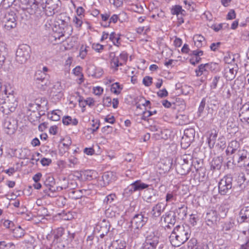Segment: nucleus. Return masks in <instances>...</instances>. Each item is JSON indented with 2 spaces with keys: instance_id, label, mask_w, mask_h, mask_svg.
Masks as SVG:
<instances>
[{
  "instance_id": "obj_1",
  "label": "nucleus",
  "mask_w": 249,
  "mask_h": 249,
  "mask_svg": "<svg viewBox=\"0 0 249 249\" xmlns=\"http://www.w3.org/2000/svg\"><path fill=\"white\" fill-rule=\"evenodd\" d=\"M191 232L190 227L187 224L177 226L169 237L171 244L173 246L179 247L188 240Z\"/></svg>"
},
{
  "instance_id": "obj_2",
  "label": "nucleus",
  "mask_w": 249,
  "mask_h": 249,
  "mask_svg": "<svg viewBox=\"0 0 249 249\" xmlns=\"http://www.w3.org/2000/svg\"><path fill=\"white\" fill-rule=\"evenodd\" d=\"M160 234L158 231L149 229L145 234L143 249H156L159 243Z\"/></svg>"
},
{
  "instance_id": "obj_3",
  "label": "nucleus",
  "mask_w": 249,
  "mask_h": 249,
  "mask_svg": "<svg viewBox=\"0 0 249 249\" xmlns=\"http://www.w3.org/2000/svg\"><path fill=\"white\" fill-rule=\"evenodd\" d=\"M31 49L27 44L19 45L16 52V61L20 64H23L30 58Z\"/></svg>"
},
{
  "instance_id": "obj_4",
  "label": "nucleus",
  "mask_w": 249,
  "mask_h": 249,
  "mask_svg": "<svg viewBox=\"0 0 249 249\" xmlns=\"http://www.w3.org/2000/svg\"><path fill=\"white\" fill-rule=\"evenodd\" d=\"M1 21L4 30H11L17 26L16 14L13 11L5 13L1 18Z\"/></svg>"
},
{
  "instance_id": "obj_5",
  "label": "nucleus",
  "mask_w": 249,
  "mask_h": 249,
  "mask_svg": "<svg viewBox=\"0 0 249 249\" xmlns=\"http://www.w3.org/2000/svg\"><path fill=\"white\" fill-rule=\"evenodd\" d=\"M232 177L228 175L223 178L218 183L219 193L221 195H225L230 192L232 188Z\"/></svg>"
},
{
  "instance_id": "obj_6",
  "label": "nucleus",
  "mask_w": 249,
  "mask_h": 249,
  "mask_svg": "<svg viewBox=\"0 0 249 249\" xmlns=\"http://www.w3.org/2000/svg\"><path fill=\"white\" fill-rule=\"evenodd\" d=\"M227 213V211L218 215L216 211L213 210H208L205 217L207 224L211 227L213 226L219 220V216L224 218L226 215Z\"/></svg>"
},
{
  "instance_id": "obj_7",
  "label": "nucleus",
  "mask_w": 249,
  "mask_h": 249,
  "mask_svg": "<svg viewBox=\"0 0 249 249\" xmlns=\"http://www.w3.org/2000/svg\"><path fill=\"white\" fill-rule=\"evenodd\" d=\"M128 55L125 52H122L119 56H114L110 61V67L113 72H116L118 70L120 66L125 64L127 60Z\"/></svg>"
},
{
  "instance_id": "obj_8",
  "label": "nucleus",
  "mask_w": 249,
  "mask_h": 249,
  "mask_svg": "<svg viewBox=\"0 0 249 249\" xmlns=\"http://www.w3.org/2000/svg\"><path fill=\"white\" fill-rule=\"evenodd\" d=\"M148 217L142 213L135 214L132 219L131 220V223L132 226L136 229H139L142 228L147 222Z\"/></svg>"
},
{
  "instance_id": "obj_9",
  "label": "nucleus",
  "mask_w": 249,
  "mask_h": 249,
  "mask_svg": "<svg viewBox=\"0 0 249 249\" xmlns=\"http://www.w3.org/2000/svg\"><path fill=\"white\" fill-rule=\"evenodd\" d=\"M160 221L164 223L165 230L171 229L176 222V216L173 212H168L161 217Z\"/></svg>"
},
{
  "instance_id": "obj_10",
  "label": "nucleus",
  "mask_w": 249,
  "mask_h": 249,
  "mask_svg": "<svg viewBox=\"0 0 249 249\" xmlns=\"http://www.w3.org/2000/svg\"><path fill=\"white\" fill-rule=\"evenodd\" d=\"M3 127L7 134H13L17 128V122L14 119L7 118L3 123Z\"/></svg>"
},
{
  "instance_id": "obj_11",
  "label": "nucleus",
  "mask_w": 249,
  "mask_h": 249,
  "mask_svg": "<svg viewBox=\"0 0 249 249\" xmlns=\"http://www.w3.org/2000/svg\"><path fill=\"white\" fill-rule=\"evenodd\" d=\"M39 2L37 0H28L27 8H30L32 10H36L37 8L41 7L43 9L51 8L50 2L52 0H41Z\"/></svg>"
},
{
  "instance_id": "obj_12",
  "label": "nucleus",
  "mask_w": 249,
  "mask_h": 249,
  "mask_svg": "<svg viewBox=\"0 0 249 249\" xmlns=\"http://www.w3.org/2000/svg\"><path fill=\"white\" fill-rule=\"evenodd\" d=\"M238 70V66L236 64L228 65L225 67L224 74L227 80H233L236 75Z\"/></svg>"
},
{
  "instance_id": "obj_13",
  "label": "nucleus",
  "mask_w": 249,
  "mask_h": 249,
  "mask_svg": "<svg viewBox=\"0 0 249 249\" xmlns=\"http://www.w3.org/2000/svg\"><path fill=\"white\" fill-rule=\"evenodd\" d=\"M248 155V153L246 150L243 148L240 149L237 152L232 155V163L235 164L245 161L247 159Z\"/></svg>"
},
{
  "instance_id": "obj_14",
  "label": "nucleus",
  "mask_w": 249,
  "mask_h": 249,
  "mask_svg": "<svg viewBox=\"0 0 249 249\" xmlns=\"http://www.w3.org/2000/svg\"><path fill=\"white\" fill-rule=\"evenodd\" d=\"M75 172L73 174H70L68 178L66 179L63 178V188H69V190H73V189L77 186V182L76 180L78 179L75 177Z\"/></svg>"
},
{
  "instance_id": "obj_15",
  "label": "nucleus",
  "mask_w": 249,
  "mask_h": 249,
  "mask_svg": "<svg viewBox=\"0 0 249 249\" xmlns=\"http://www.w3.org/2000/svg\"><path fill=\"white\" fill-rule=\"evenodd\" d=\"M96 172L93 170H86L82 172H75V177L80 181L92 180L95 177Z\"/></svg>"
},
{
  "instance_id": "obj_16",
  "label": "nucleus",
  "mask_w": 249,
  "mask_h": 249,
  "mask_svg": "<svg viewBox=\"0 0 249 249\" xmlns=\"http://www.w3.org/2000/svg\"><path fill=\"white\" fill-rule=\"evenodd\" d=\"M195 130L192 128L185 129L184 136L182 137L181 144L182 145L183 142H186L188 145L194 140Z\"/></svg>"
},
{
  "instance_id": "obj_17",
  "label": "nucleus",
  "mask_w": 249,
  "mask_h": 249,
  "mask_svg": "<svg viewBox=\"0 0 249 249\" xmlns=\"http://www.w3.org/2000/svg\"><path fill=\"white\" fill-rule=\"evenodd\" d=\"M149 185L142 182L141 180H137L131 183L125 190V192L132 193L148 188Z\"/></svg>"
},
{
  "instance_id": "obj_18",
  "label": "nucleus",
  "mask_w": 249,
  "mask_h": 249,
  "mask_svg": "<svg viewBox=\"0 0 249 249\" xmlns=\"http://www.w3.org/2000/svg\"><path fill=\"white\" fill-rule=\"evenodd\" d=\"M241 148L239 142L237 141H232L228 144L226 150L227 156H229L233 155L237 152Z\"/></svg>"
},
{
  "instance_id": "obj_19",
  "label": "nucleus",
  "mask_w": 249,
  "mask_h": 249,
  "mask_svg": "<svg viewBox=\"0 0 249 249\" xmlns=\"http://www.w3.org/2000/svg\"><path fill=\"white\" fill-rule=\"evenodd\" d=\"M35 79L36 83L38 84L39 87V85H40L41 87L46 85L48 82L47 74L46 73L42 72L41 70H38L36 72Z\"/></svg>"
},
{
  "instance_id": "obj_20",
  "label": "nucleus",
  "mask_w": 249,
  "mask_h": 249,
  "mask_svg": "<svg viewBox=\"0 0 249 249\" xmlns=\"http://www.w3.org/2000/svg\"><path fill=\"white\" fill-rule=\"evenodd\" d=\"M239 117L243 122L249 123V104H245L241 108Z\"/></svg>"
},
{
  "instance_id": "obj_21",
  "label": "nucleus",
  "mask_w": 249,
  "mask_h": 249,
  "mask_svg": "<svg viewBox=\"0 0 249 249\" xmlns=\"http://www.w3.org/2000/svg\"><path fill=\"white\" fill-rule=\"evenodd\" d=\"M166 205L162 203H158L155 205L152 209L151 214L153 217H159L161 213L164 211Z\"/></svg>"
},
{
  "instance_id": "obj_22",
  "label": "nucleus",
  "mask_w": 249,
  "mask_h": 249,
  "mask_svg": "<svg viewBox=\"0 0 249 249\" xmlns=\"http://www.w3.org/2000/svg\"><path fill=\"white\" fill-rule=\"evenodd\" d=\"M48 102L45 98H41L40 99L36 100V104H31L30 107H35V109H37L39 111H44L45 109H47Z\"/></svg>"
},
{
  "instance_id": "obj_23",
  "label": "nucleus",
  "mask_w": 249,
  "mask_h": 249,
  "mask_svg": "<svg viewBox=\"0 0 249 249\" xmlns=\"http://www.w3.org/2000/svg\"><path fill=\"white\" fill-rule=\"evenodd\" d=\"M176 169L178 173L180 175H186L190 170V165L179 163L176 161Z\"/></svg>"
},
{
  "instance_id": "obj_24",
  "label": "nucleus",
  "mask_w": 249,
  "mask_h": 249,
  "mask_svg": "<svg viewBox=\"0 0 249 249\" xmlns=\"http://www.w3.org/2000/svg\"><path fill=\"white\" fill-rule=\"evenodd\" d=\"M120 214V209L116 205L110 206L106 210V214L109 217H115Z\"/></svg>"
},
{
  "instance_id": "obj_25",
  "label": "nucleus",
  "mask_w": 249,
  "mask_h": 249,
  "mask_svg": "<svg viewBox=\"0 0 249 249\" xmlns=\"http://www.w3.org/2000/svg\"><path fill=\"white\" fill-rule=\"evenodd\" d=\"M144 197L148 203H152L156 200L155 191L153 189H148L144 191Z\"/></svg>"
},
{
  "instance_id": "obj_26",
  "label": "nucleus",
  "mask_w": 249,
  "mask_h": 249,
  "mask_svg": "<svg viewBox=\"0 0 249 249\" xmlns=\"http://www.w3.org/2000/svg\"><path fill=\"white\" fill-rule=\"evenodd\" d=\"M53 34L52 36L54 38V40L56 41L57 39L60 40V38L62 36V30L60 27V24H55L54 27L53 29ZM56 43H59V42H56Z\"/></svg>"
},
{
  "instance_id": "obj_27",
  "label": "nucleus",
  "mask_w": 249,
  "mask_h": 249,
  "mask_svg": "<svg viewBox=\"0 0 249 249\" xmlns=\"http://www.w3.org/2000/svg\"><path fill=\"white\" fill-rule=\"evenodd\" d=\"M126 243L123 240H116L112 242L109 249H125Z\"/></svg>"
},
{
  "instance_id": "obj_28",
  "label": "nucleus",
  "mask_w": 249,
  "mask_h": 249,
  "mask_svg": "<svg viewBox=\"0 0 249 249\" xmlns=\"http://www.w3.org/2000/svg\"><path fill=\"white\" fill-rule=\"evenodd\" d=\"M217 134L215 130H212L209 133V136L208 138V143L210 148H213L215 144Z\"/></svg>"
},
{
  "instance_id": "obj_29",
  "label": "nucleus",
  "mask_w": 249,
  "mask_h": 249,
  "mask_svg": "<svg viewBox=\"0 0 249 249\" xmlns=\"http://www.w3.org/2000/svg\"><path fill=\"white\" fill-rule=\"evenodd\" d=\"M78 121L75 118H72L70 116H63V125H76L78 124Z\"/></svg>"
},
{
  "instance_id": "obj_30",
  "label": "nucleus",
  "mask_w": 249,
  "mask_h": 249,
  "mask_svg": "<svg viewBox=\"0 0 249 249\" xmlns=\"http://www.w3.org/2000/svg\"><path fill=\"white\" fill-rule=\"evenodd\" d=\"M191 160L192 157L190 155L185 154L182 156L178 157L176 159V161L178 162L179 163L191 165L192 162H191L190 161Z\"/></svg>"
},
{
  "instance_id": "obj_31",
  "label": "nucleus",
  "mask_w": 249,
  "mask_h": 249,
  "mask_svg": "<svg viewBox=\"0 0 249 249\" xmlns=\"http://www.w3.org/2000/svg\"><path fill=\"white\" fill-rule=\"evenodd\" d=\"M240 217L242 221H249V206L243 207L239 213Z\"/></svg>"
},
{
  "instance_id": "obj_32",
  "label": "nucleus",
  "mask_w": 249,
  "mask_h": 249,
  "mask_svg": "<svg viewBox=\"0 0 249 249\" xmlns=\"http://www.w3.org/2000/svg\"><path fill=\"white\" fill-rule=\"evenodd\" d=\"M82 192L83 190H71L69 191L68 195L69 197L72 199H77L82 196Z\"/></svg>"
},
{
  "instance_id": "obj_33",
  "label": "nucleus",
  "mask_w": 249,
  "mask_h": 249,
  "mask_svg": "<svg viewBox=\"0 0 249 249\" xmlns=\"http://www.w3.org/2000/svg\"><path fill=\"white\" fill-rule=\"evenodd\" d=\"M193 40L195 46L198 48L202 47L204 44L205 38L200 35H196L194 36Z\"/></svg>"
},
{
  "instance_id": "obj_34",
  "label": "nucleus",
  "mask_w": 249,
  "mask_h": 249,
  "mask_svg": "<svg viewBox=\"0 0 249 249\" xmlns=\"http://www.w3.org/2000/svg\"><path fill=\"white\" fill-rule=\"evenodd\" d=\"M42 112L39 111L38 110V111H36L35 110H33V112H31L29 114V120L31 122H34L38 120H39L41 116V115H43L44 114V113H41Z\"/></svg>"
},
{
  "instance_id": "obj_35",
  "label": "nucleus",
  "mask_w": 249,
  "mask_h": 249,
  "mask_svg": "<svg viewBox=\"0 0 249 249\" xmlns=\"http://www.w3.org/2000/svg\"><path fill=\"white\" fill-rule=\"evenodd\" d=\"M5 49L4 44L3 43H0V67L2 66L5 59Z\"/></svg>"
},
{
  "instance_id": "obj_36",
  "label": "nucleus",
  "mask_w": 249,
  "mask_h": 249,
  "mask_svg": "<svg viewBox=\"0 0 249 249\" xmlns=\"http://www.w3.org/2000/svg\"><path fill=\"white\" fill-rule=\"evenodd\" d=\"M122 89L123 87L121 86L120 84L118 82H116L112 84L110 90L113 93L118 95L121 93Z\"/></svg>"
},
{
  "instance_id": "obj_37",
  "label": "nucleus",
  "mask_w": 249,
  "mask_h": 249,
  "mask_svg": "<svg viewBox=\"0 0 249 249\" xmlns=\"http://www.w3.org/2000/svg\"><path fill=\"white\" fill-rule=\"evenodd\" d=\"M109 40L111 41L114 45L119 46L120 44V37L114 32H112L109 36Z\"/></svg>"
},
{
  "instance_id": "obj_38",
  "label": "nucleus",
  "mask_w": 249,
  "mask_h": 249,
  "mask_svg": "<svg viewBox=\"0 0 249 249\" xmlns=\"http://www.w3.org/2000/svg\"><path fill=\"white\" fill-rule=\"evenodd\" d=\"M81 70L82 69L80 66H77L72 70L73 73L75 75L80 77L78 82L79 84H81L84 81L83 75L82 73Z\"/></svg>"
},
{
  "instance_id": "obj_39",
  "label": "nucleus",
  "mask_w": 249,
  "mask_h": 249,
  "mask_svg": "<svg viewBox=\"0 0 249 249\" xmlns=\"http://www.w3.org/2000/svg\"><path fill=\"white\" fill-rule=\"evenodd\" d=\"M62 112L60 110H55L52 111V113L49 115V118H50L52 121H57L60 120V115Z\"/></svg>"
},
{
  "instance_id": "obj_40",
  "label": "nucleus",
  "mask_w": 249,
  "mask_h": 249,
  "mask_svg": "<svg viewBox=\"0 0 249 249\" xmlns=\"http://www.w3.org/2000/svg\"><path fill=\"white\" fill-rule=\"evenodd\" d=\"M113 175L112 172L105 173L102 176V179L104 184H108L113 179Z\"/></svg>"
},
{
  "instance_id": "obj_41",
  "label": "nucleus",
  "mask_w": 249,
  "mask_h": 249,
  "mask_svg": "<svg viewBox=\"0 0 249 249\" xmlns=\"http://www.w3.org/2000/svg\"><path fill=\"white\" fill-rule=\"evenodd\" d=\"M187 207L185 205H182L177 209V213L181 218H183L187 215Z\"/></svg>"
},
{
  "instance_id": "obj_42",
  "label": "nucleus",
  "mask_w": 249,
  "mask_h": 249,
  "mask_svg": "<svg viewBox=\"0 0 249 249\" xmlns=\"http://www.w3.org/2000/svg\"><path fill=\"white\" fill-rule=\"evenodd\" d=\"M185 12V10H183L181 6L179 5H175L171 9L172 15H176L177 16H178L179 14L183 15Z\"/></svg>"
},
{
  "instance_id": "obj_43",
  "label": "nucleus",
  "mask_w": 249,
  "mask_h": 249,
  "mask_svg": "<svg viewBox=\"0 0 249 249\" xmlns=\"http://www.w3.org/2000/svg\"><path fill=\"white\" fill-rule=\"evenodd\" d=\"M234 223L232 220H229L225 222L222 226L223 230L228 231L234 227Z\"/></svg>"
},
{
  "instance_id": "obj_44",
  "label": "nucleus",
  "mask_w": 249,
  "mask_h": 249,
  "mask_svg": "<svg viewBox=\"0 0 249 249\" xmlns=\"http://www.w3.org/2000/svg\"><path fill=\"white\" fill-rule=\"evenodd\" d=\"M246 180L245 175L243 173L239 175L237 178V183L239 187L242 190L245 188V184L244 183Z\"/></svg>"
},
{
  "instance_id": "obj_45",
  "label": "nucleus",
  "mask_w": 249,
  "mask_h": 249,
  "mask_svg": "<svg viewBox=\"0 0 249 249\" xmlns=\"http://www.w3.org/2000/svg\"><path fill=\"white\" fill-rule=\"evenodd\" d=\"M89 48V47L83 45L81 46L79 56L81 59H83L86 57Z\"/></svg>"
},
{
  "instance_id": "obj_46",
  "label": "nucleus",
  "mask_w": 249,
  "mask_h": 249,
  "mask_svg": "<svg viewBox=\"0 0 249 249\" xmlns=\"http://www.w3.org/2000/svg\"><path fill=\"white\" fill-rule=\"evenodd\" d=\"M207 71L206 64H201L198 66V69L196 70V76L197 77L200 76L204 71Z\"/></svg>"
},
{
  "instance_id": "obj_47",
  "label": "nucleus",
  "mask_w": 249,
  "mask_h": 249,
  "mask_svg": "<svg viewBox=\"0 0 249 249\" xmlns=\"http://www.w3.org/2000/svg\"><path fill=\"white\" fill-rule=\"evenodd\" d=\"M44 184L46 187V189L43 190V192L45 195H47L48 196H51V195L50 194V192L53 193L54 190H53V187L52 186V185L49 183H48V181L46 180L44 182Z\"/></svg>"
},
{
  "instance_id": "obj_48",
  "label": "nucleus",
  "mask_w": 249,
  "mask_h": 249,
  "mask_svg": "<svg viewBox=\"0 0 249 249\" xmlns=\"http://www.w3.org/2000/svg\"><path fill=\"white\" fill-rule=\"evenodd\" d=\"M131 9L133 11L139 14L143 13L144 11L143 6L139 3L132 5Z\"/></svg>"
},
{
  "instance_id": "obj_49",
  "label": "nucleus",
  "mask_w": 249,
  "mask_h": 249,
  "mask_svg": "<svg viewBox=\"0 0 249 249\" xmlns=\"http://www.w3.org/2000/svg\"><path fill=\"white\" fill-rule=\"evenodd\" d=\"M177 120H178V123L180 125H184L187 124L188 119L185 115H178L176 116Z\"/></svg>"
},
{
  "instance_id": "obj_50",
  "label": "nucleus",
  "mask_w": 249,
  "mask_h": 249,
  "mask_svg": "<svg viewBox=\"0 0 249 249\" xmlns=\"http://www.w3.org/2000/svg\"><path fill=\"white\" fill-rule=\"evenodd\" d=\"M200 245H197V240L195 238H192L188 243V249H195L198 248Z\"/></svg>"
},
{
  "instance_id": "obj_51",
  "label": "nucleus",
  "mask_w": 249,
  "mask_h": 249,
  "mask_svg": "<svg viewBox=\"0 0 249 249\" xmlns=\"http://www.w3.org/2000/svg\"><path fill=\"white\" fill-rule=\"evenodd\" d=\"M207 70H210L212 71H218V66L217 64L215 63L211 62L210 63L205 64Z\"/></svg>"
},
{
  "instance_id": "obj_52",
  "label": "nucleus",
  "mask_w": 249,
  "mask_h": 249,
  "mask_svg": "<svg viewBox=\"0 0 249 249\" xmlns=\"http://www.w3.org/2000/svg\"><path fill=\"white\" fill-rule=\"evenodd\" d=\"M74 39L68 38L67 39H66V42L67 43V46H66L65 44H63V46H65V50H69L72 48H73L75 45V42L74 40Z\"/></svg>"
},
{
  "instance_id": "obj_53",
  "label": "nucleus",
  "mask_w": 249,
  "mask_h": 249,
  "mask_svg": "<svg viewBox=\"0 0 249 249\" xmlns=\"http://www.w3.org/2000/svg\"><path fill=\"white\" fill-rule=\"evenodd\" d=\"M119 19L118 16L117 15H113L111 17L109 18V21L107 23H106L105 24H103L102 26L107 27L109 26V25L111 23H115L117 22Z\"/></svg>"
},
{
  "instance_id": "obj_54",
  "label": "nucleus",
  "mask_w": 249,
  "mask_h": 249,
  "mask_svg": "<svg viewBox=\"0 0 249 249\" xmlns=\"http://www.w3.org/2000/svg\"><path fill=\"white\" fill-rule=\"evenodd\" d=\"M67 160L69 162V166L70 167H72V166L74 165L75 164H77L78 160L76 158H75L73 156H71ZM65 162V163H67V160H65L64 161H63V163Z\"/></svg>"
},
{
  "instance_id": "obj_55",
  "label": "nucleus",
  "mask_w": 249,
  "mask_h": 249,
  "mask_svg": "<svg viewBox=\"0 0 249 249\" xmlns=\"http://www.w3.org/2000/svg\"><path fill=\"white\" fill-rule=\"evenodd\" d=\"M13 232L15 234V236L17 238L21 237L23 236L24 235V231L20 228V227H19L18 228L14 229Z\"/></svg>"
},
{
  "instance_id": "obj_56",
  "label": "nucleus",
  "mask_w": 249,
  "mask_h": 249,
  "mask_svg": "<svg viewBox=\"0 0 249 249\" xmlns=\"http://www.w3.org/2000/svg\"><path fill=\"white\" fill-rule=\"evenodd\" d=\"M220 79L221 77L219 76H215L213 78L212 82L210 85V87L211 89H215L216 88L217 86V84L219 82Z\"/></svg>"
},
{
  "instance_id": "obj_57",
  "label": "nucleus",
  "mask_w": 249,
  "mask_h": 249,
  "mask_svg": "<svg viewBox=\"0 0 249 249\" xmlns=\"http://www.w3.org/2000/svg\"><path fill=\"white\" fill-rule=\"evenodd\" d=\"M116 198V195L114 194H111L106 197L104 200V203L108 204L111 203L115 198Z\"/></svg>"
},
{
  "instance_id": "obj_58",
  "label": "nucleus",
  "mask_w": 249,
  "mask_h": 249,
  "mask_svg": "<svg viewBox=\"0 0 249 249\" xmlns=\"http://www.w3.org/2000/svg\"><path fill=\"white\" fill-rule=\"evenodd\" d=\"M212 167L214 169H219L221 167V161L219 158L213 160L212 162Z\"/></svg>"
},
{
  "instance_id": "obj_59",
  "label": "nucleus",
  "mask_w": 249,
  "mask_h": 249,
  "mask_svg": "<svg viewBox=\"0 0 249 249\" xmlns=\"http://www.w3.org/2000/svg\"><path fill=\"white\" fill-rule=\"evenodd\" d=\"M176 200V195L172 192H168L166 196V202H170Z\"/></svg>"
},
{
  "instance_id": "obj_60",
  "label": "nucleus",
  "mask_w": 249,
  "mask_h": 249,
  "mask_svg": "<svg viewBox=\"0 0 249 249\" xmlns=\"http://www.w3.org/2000/svg\"><path fill=\"white\" fill-rule=\"evenodd\" d=\"M152 83V78L150 76H145L142 80V83L147 87L151 85Z\"/></svg>"
},
{
  "instance_id": "obj_61",
  "label": "nucleus",
  "mask_w": 249,
  "mask_h": 249,
  "mask_svg": "<svg viewBox=\"0 0 249 249\" xmlns=\"http://www.w3.org/2000/svg\"><path fill=\"white\" fill-rule=\"evenodd\" d=\"M168 92L165 89L160 90L157 92V95L160 98H164L168 96Z\"/></svg>"
},
{
  "instance_id": "obj_62",
  "label": "nucleus",
  "mask_w": 249,
  "mask_h": 249,
  "mask_svg": "<svg viewBox=\"0 0 249 249\" xmlns=\"http://www.w3.org/2000/svg\"><path fill=\"white\" fill-rule=\"evenodd\" d=\"M151 116H152L151 111H144L142 115L141 119L144 121H148V118Z\"/></svg>"
},
{
  "instance_id": "obj_63",
  "label": "nucleus",
  "mask_w": 249,
  "mask_h": 249,
  "mask_svg": "<svg viewBox=\"0 0 249 249\" xmlns=\"http://www.w3.org/2000/svg\"><path fill=\"white\" fill-rule=\"evenodd\" d=\"M201 59V58L198 56H194V57H192L190 59V62L191 64L195 65L196 64L199 63Z\"/></svg>"
},
{
  "instance_id": "obj_64",
  "label": "nucleus",
  "mask_w": 249,
  "mask_h": 249,
  "mask_svg": "<svg viewBox=\"0 0 249 249\" xmlns=\"http://www.w3.org/2000/svg\"><path fill=\"white\" fill-rule=\"evenodd\" d=\"M3 226L6 228L11 229L14 226V223L9 220H4L3 223Z\"/></svg>"
}]
</instances>
